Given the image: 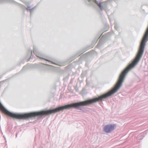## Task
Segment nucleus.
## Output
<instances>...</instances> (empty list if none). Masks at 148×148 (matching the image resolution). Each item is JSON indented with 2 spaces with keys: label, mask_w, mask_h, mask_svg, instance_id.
Listing matches in <instances>:
<instances>
[{
  "label": "nucleus",
  "mask_w": 148,
  "mask_h": 148,
  "mask_svg": "<svg viewBox=\"0 0 148 148\" xmlns=\"http://www.w3.org/2000/svg\"><path fill=\"white\" fill-rule=\"evenodd\" d=\"M116 125L114 124H110L106 125L104 127V132L107 133H109L113 130L116 127Z\"/></svg>",
  "instance_id": "obj_1"
},
{
  "label": "nucleus",
  "mask_w": 148,
  "mask_h": 148,
  "mask_svg": "<svg viewBox=\"0 0 148 148\" xmlns=\"http://www.w3.org/2000/svg\"><path fill=\"white\" fill-rule=\"evenodd\" d=\"M95 3L98 5L100 9L101 10H102L103 9V7L102 6L101 4L105 3L106 2H103L101 3H97L96 1H95Z\"/></svg>",
  "instance_id": "obj_2"
},
{
  "label": "nucleus",
  "mask_w": 148,
  "mask_h": 148,
  "mask_svg": "<svg viewBox=\"0 0 148 148\" xmlns=\"http://www.w3.org/2000/svg\"><path fill=\"white\" fill-rule=\"evenodd\" d=\"M46 60V61H49V60Z\"/></svg>",
  "instance_id": "obj_4"
},
{
  "label": "nucleus",
  "mask_w": 148,
  "mask_h": 148,
  "mask_svg": "<svg viewBox=\"0 0 148 148\" xmlns=\"http://www.w3.org/2000/svg\"><path fill=\"white\" fill-rule=\"evenodd\" d=\"M33 52L36 56L40 58L41 56V55L36 50L33 51Z\"/></svg>",
  "instance_id": "obj_3"
}]
</instances>
